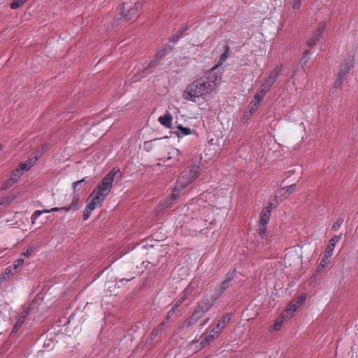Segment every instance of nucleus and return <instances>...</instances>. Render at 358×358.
Returning <instances> with one entry per match:
<instances>
[{"label": "nucleus", "instance_id": "f257e3e1", "mask_svg": "<svg viewBox=\"0 0 358 358\" xmlns=\"http://www.w3.org/2000/svg\"><path fill=\"white\" fill-rule=\"evenodd\" d=\"M220 76L211 71L208 76L201 77L188 85L183 92L182 97L187 101L195 102L196 98L213 92L220 85Z\"/></svg>", "mask_w": 358, "mask_h": 358}, {"label": "nucleus", "instance_id": "f03ea898", "mask_svg": "<svg viewBox=\"0 0 358 358\" xmlns=\"http://www.w3.org/2000/svg\"><path fill=\"white\" fill-rule=\"evenodd\" d=\"M120 172L119 169L113 168L110 172H108L103 179L98 183L96 187L94 189L90 198L91 201L86 206L83 212V219L87 220L92 210L97 207H100L106 196L109 194L112 187L114 178L117 173Z\"/></svg>", "mask_w": 358, "mask_h": 358}, {"label": "nucleus", "instance_id": "7ed1b4c3", "mask_svg": "<svg viewBox=\"0 0 358 358\" xmlns=\"http://www.w3.org/2000/svg\"><path fill=\"white\" fill-rule=\"evenodd\" d=\"M200 171V166L196 164L191 166L188 170L184 171L177 180L176 187L173 193L162 203V206L164 208L171 207L178 197L180 189L185 188L195 180L199 176Z\"/></svg>", "mask_w": 358, "mask_h": 358}, {"label": "nucleus", "instance_id": "20e7f679", "mask_svg": "<svg viewBox=\"0 0 358 358\" xmlns=\"http://www.w3.org/2000/svg\"><path fill=\"white\" fill-rule=\"evenodd\" d=\"M71 197H72V201L69 206H64L62 208H53L50 210H36L31 215L32 223H34L35 221L38 219V217L43 213H48L50 212H57L60 210H64L65 211H71V210L76 211V210H77L79 208L80 199L74 193L71 195Z\"/></svg>", "mask_w": 358, "mask_h": 358}, {"label": "nucleus", "instance_id": "39448f33", "mask_svg": "<svg viewBox=\"0 0 358 358\" xmlns=\"http://www.w3.org/2000/svg\"><path fill=\"white\" fill-rule=\"evenodd\" d=\"M142 7L141 2H136L134 6L124 2L118 8L119 14L126 20H131L137 15L138 12Z\"/></svg>", "mask_w": 358, "mask_h": 358}, {"label": "nucleus", "instance_id": "423d86ee", "mask_svg": "<svg viewBox=\"0 0 358 358\" xmlns=\"http://www.w3.org/2000/svg\"><path fill=\"white\" fill-rule=\"evenodd\" d=\"M201 199L196 200V203H192L190 205L191 210L192 211L197 210L198 213L195 215V218L201 219L205 222L210 220V215L213 213V207L210 204H206L201 208L200 207Z\"/></svg>", "mask_w": 358, "mask_h": 358}, {"label": "nucleus", "instance_id": "0eeeda50", "mask_svg": "<svg viewBox=\"0 0 358 358\" xmlns=\"http://www.w3.org/2000/svg\"><path fill=\"white\" fill-rule=\"evenodd\" d=\"M271 215V203H270L268 206L265 207L260 214V219L259 222V234L262 236L266 229V224H268L270 217Z\"/></svg>", "mask_w": 358, "mask_h": 358}, {"label": "nucleus", "instance_id": "6e6552de", "mask_svg": "<svg viewBox=\"0 0 358 358\" xmlns=\"http://www.w3.org/2000/svg\"><path fill=\"white\" fill-rule=\"evenodd\" d=\"M306 295H301L298 296L296 299L292 300L287 305V308L282 313H284L286 315L289 316V317L291 318L293 315V313L306 301Z\"/></svg>", "mask_w": 358, "mask_h": 358}, {"label": "nucleus", "instance_id": "1a4fd4ad", "mask_svg": "<svg viewBox=\"0 0 358 358\" xmlns=\"http://www.w3.org/2000/svg\"><path fill=\"white\" fill-rule=\"evenodd\" d=\"M327 24L325 22H322L319 24L317 28L313 33L311 37L308 41V46L310 49H312L315 47L317 42L319 41L320 37L323 34L324 29H326Z\"/></svg>", "mask_w": 358, "mask_h": 358}, {"label": "nucleus", "instance_id": "9d476101", "mask_svg": "<svg viewBox=\"0 0 358 358\" xmlns=\"http://www.w3.org/2000/svg\"><path fill=\"white\" fill-rule=\"evenodd\" d=\"M22 175V162H20L17 168L11 173L9 180L5 181L2 185V189H6L14 185Z\"/></svg>", "mask_w": 358, "mask_h": 358}, {"label": "nucleus", "instance_id": "9b49d317", "mask_svg": "<svg viewBox=\"0 0 358 358\" xmlns=\"http://www.w3.org/2000/svg\"><path fill=\"white\" fill-rule=\"evenodd\" d=\"M355 58L350 55L348 56L340 65L338 75L340 77H345L354 66Z\"/></svg>", "mask_w": 358, "mask_h": 358}, {"label": "nucleus", "instance_id": "f8f14e48", "mask_svg": "<svg viewBox=\"0 0 358 358\" xmlns=\"http://www.w3.org/2000/svg\"><path fill=\"white\" fill-rule=\"evenodd\" d=\"M22 264V259H18L12 266L7 267L5 272L0 275V285L3 283L10 275H13L17 273V269L20 268Z\"/></svg>", "mask_w": 358, "mask_h": 358}, {"label": "nucleus", "instance_id": "ddd939ff", "mask_svg": "<svg viewBox=\"0 0 358 358\" xmlns=\"http://www.w3.org/2000/svg\"><path fill=\"white\" fill-rule=\"evenodd\" d=\"M43 151L41 149H36L28 158L26 162H24V171H29L41 157Z\"/></svg>", "mask_w": 358, "mask_h": 358}, {"label": "nucleus", "instance_id": "4468645a", "mask_svg": "<svg viewBox=\"0 0 358 358\" xmlns=\"http://www.w3.org/2000/svg\"><path fill=\"white\" fill-rule=\"evenodd\" d=\"M231 320V314L225 313L222 315V318L219 320L215 327L211 329V333H216L220 334L222 331L227 327V324Z\"/></svg>", "mask_w": 358, "mask_h": 358}, {"label": "nucleus", "instance_id": "2eb2a0df", "mask_svg": "<svg viewBox=\"0 0 358 358\" xmlns=\"http://www.w3.org/2000/svg\"><path fill=\"white\" fill-rule=\"evenodd\" d=\"M283 66L282 64L277 65L272 71H270L264 80L273 86L278 76L281 74Z\"/></svg>", "mask_w": 358, "mask_h": 358}, {"label": "nucleus", "instance_id": "dca6fc26", "mask_svg": "<svg viewBox=\"0 0 358 358\" xmlns=\"http://www.w3.org/2000/svg\"><path fill=\"white\" fill-rule=\"evenodd\" d=\"M289 316L286 315L284 313H282L280 316L276 319L274 324L270 327V331H279L282 326V324L289 320Z\"/></svg>", "mask_w": 358, "mask_h": 358}, {"label": "nucleus", "instance_id": "f3484780", "mask_svg": "<svg viewBox=\"0 0 358 358\" xmlns=\"http://www.w3.org/2000/svg\"><path fill=\"white\" fill-rule=\"evenodd\" d=\"M219 335V334L211 333V331L208 334H203L201 336L200 349L208 345L213 341L217 338Z\"/></svg>", "mask_w": 358, "mask_h": 358}, {"label": "nucleus", "instance_id": "a211bd4d", "mask_svg": "<svg viewBox=\"0 0 358 358\" xmlns=\"http://www.w3.org/2000/svg\"><path fill=\"white\" fill-rule=\"evenodd\" d=\"M158 121L162 125L170 129L172 126L173 116L167 111L164 115L159 117Z\"/></svg>", "mask_w": 358, "mask_h": 358}, {"label": "nucleus", "instance_id": "6ab92c4d", "mask_svg": "<svg viewBox=\"0 0 358 358\" xmlns=\"http://www.w3.org/2000/svg\"><path fill=\"white\" fill-rule=\"evenodd\" d=\"M342 234L334 235L329 241L326 248V251L327 253L333 254V251L334 250L335 245L336 243L341 240Z\"/></svg>", "mask_w": 358, "mask_h": 358}, {"label": "nucleus", "instance_id": "aec40b11", "mask_svg": "<svg viewBox=\"0 0 358 358\" xmlns=\"http://www.w3.org/2000/svg\"><path fill=\"white\" fill-rule=\"evenodd\" d=\"M230 48L228 45L224 46V52L221 55L220 60L217 64L211 69L212 71H215L229 57Z\"/></svg>", "mask_w": 358, "mask_h": 358}, {"label": "nucleus", "instance_id": "412c9836", "mask_svg": "<svg viewBox=\"0 0 358 358\" xmlns=\"http://www.w3.org/2000/svg\"><path fill=\"white\" fill-rule=\"evenodd\" d=\"M215 299H216L214 300L204 299L199 303L197 307H199L203 312L206 313L213 306Z\"/></svg>", "mask_w": 358, "mask_h": 358}, {"label": "nucleus", "instance_id": "4be33fe9", "mask_svg": "<svg viewBox=\"0 0 358 358\" xmlns=\"http://www.w3.org/2000/svg\"><path fill=\"white\" fill-rule=\"evenodd\" d=\"M266 96L263 92H260L258 90L255 93L253 100L251 101L250 104L252 106L251 109H254L253 106L257 108V106L260 103V102L263 100L264 97Z\"/></svg>", "mask_w": 358, "mask_h": 358}, {"label": "nucleus", "instance_id": "5701e85b", "mask_svg": "<svg viewBox=\"0 0 358 358\" xmlns=\"http://www.w3.org/2000/svg\"><path fill=\"white\" fill-rule=\"evenodd\" d=\"M178 137H182L192 134V130L189 127H184L182 125H179L177 127V130L175 132Z\"/></svg>", "mask_w": 358, "mask_h": 358}, {"label": "nucleus", "instance_id": "b1692460", "mask_svg": "<svg viewBox=\"0 0 358 358\" xmlns=\"http://www.w3.org/2000/svg\"><path fill=\"white\" fill-rule=\"evenodd\" d=\"M172 50L173 48L171 45H166L156 54V57L157 59H162L164 57H165L167 53L170 52Z\"/></svg>", "mask_w": 358, "mask_h": 358}, {"label": "nucleus", "instance_id": "393cba45", "mask_svg": "<svg viewBox=\"0 0 358 358\" xmlns=\"http://www.w3.org/2000/svg\"><path fill=\"white\" fill-rule=\"evenodd\" d=\"M332 255L330 253H327V252H324V255L321 259V262L319 265V268H324L327 266V264H329L330 262V259L331 258Z\"/></svg>", "mask_w": 358, "mask_h": 358}, {"label": "nucleus", "instance_id": "a878e982", "mask_svg": "<svg viewBox=\"0 0 358 358\" xmlns=\"http://www.w3.org/2000/svg\"><path fill=\"white\" fill-rule=\"evenodd\" d=\"M16 198V196L14 194H11L9 196L3 199V200L0 202V206H6L13 202Z\"/></svg>", "mask_w": 358, "mask_h": 358}, {"label": "nucleus", "instance_id": "bb28decb", "mask_svg": "<svg viewBox=\"0 0 358 358\" xmlns=\"http://www.w3.org/2000/svg\"><path fill=\"white\" fill-rule=\"evenodd\" d=\"M271 87H272V85L271 84H269L267 82H266L265 80H264V82L261 85L259 90L260 91L261 93L263 92L264 94H265L266 95V94L268 92V91L270 90Z\"/></svg>", "mask_w": 358, "mask_h": 358}, {"label": "nucleus", "instance_id": "cd10ccee", "mask_svg": "<svg viewBox=\"0 0 358 358\" xmlns=\"http://www.w3.org/2000/svg\"><path fill=\"white\" fill-rule=\"evenodd\" d=\"M271 87H272V85L271 84H269L267 82H266L265 80H264V82L261 85L259 90L260 91L261 93L263 92L264 94H265L266 95V94L268 92V91L270 90Z\"/></svg>", "mask_w": 358, "mask_h": 358}, {"label": "nucleus", "instance_id": "c85d7f7f", "mask_svg": "<svg viewBox=\"0 0 358 358\" xmlns=\"http://www.w3.org/2000/svg\"><path fill=\"white\" fill-rule=\"evenodd\" d=\"M271 87H272V85L271 84H269L267 82H266L265 80H264V82L261 85L259 90L260 91L261 93L263 92L264 94H265L266 95V94L268 92V91L270 90Z\"/></svg>", "mask_w": 358, "mask_h": 358}, {"label": "nucleus", "instance_id": "c756f323", "mask_svg": "<svg viewBox=\"0 0 358 358\" xmlns=\"http://www.w3.org/2000/svg\"><path fill=\"white\" fill-rule=\"evenodd\" d=\"M232 280V278L227 277L225 280H224L220 285L219 289L220 290V292H222L224 290L228 288L229 283L231 280Z\"/></svg>", "mask_w": 358, "mask_h": 358}, {"label": "nucleus", "instance_id": "7c9ffc66", "mask_svg": "<svg viewBox=\"0 0 358 358\" xmlns=\"http://www.w3.org/2000/svg\"><path fill=\"white\" fill-rule=\"evenodd\" d=\"M169 155L171 156H169L167 157L168 159H170L171 158H176V160H179V155H180V151L176 148H172L171 151L169 152Z\"/></svg>", "mask_w": 358, "mask_h": 358}, {"label": "nucleus", "instance_id": "2f4dec72", "mask_svg": "<svg viewBox=\"0 0 358 358\" xmlns=\"http://www.w3.org/2000/svg\"><path fill=\"white\" fill-rule=\"evenodd\" d=\"M198 320L193 315L188 317L184 322V325L187 327H189L195 324Z\"/></svg>", "mask_w": 358, "mask_h": 358}, {"label": "nucleus", "instance_id": "473e14b6", "mask_svg": "<svg viewBox=\"0 0 358 358\" xmlns=\"http://www.w3.org/2000/svg\"><path fill=\"white\" fill-rule=\"evenodd\" d=\"M204 314L205 313L203 312L199 307H197L192 315H193L197 320H199V319L201 318Z\"/></svg>", "mask_w": 358, "mask_h": 358}, {"label": "nucleus", "instance_id": "72a5a7b5", "mask_svg": "<svg viewBox=\"0 0 358 358\" xmlns=\"http://www.w3.org/2000/svg\"><path fill=\"white\" fill-rule=\"evenodd\" d=\"M204 314L205 313L203 312L199 307H197L192 315H193L197 320H199V319L201 318Z\"/></svg>", "mask_w": 358, "mask_h": 358}, {"label": "nucleus", "instance_id": "f704fd0d", "mask_svg": "<svg viewBox=\"0 0 358 358\" xmlns=\"http://www.w3.org/2000/svg\"><path fill=\"white\" fill-rule=\"evenodd\" d=\"M343 222V220L342 218L338 219L332 225V230L334 231H338L342 223Z\"/></svg>", "mask_w": 358, "mask_h": 358}, {"label": "nucleus", "instance_id": "c9c22d12", "mask_svg": "<svg viewBox=\"0 0 358 358\" xmlns=\"http://www.w3.org/2000/svg\"><path fill=\"white\" fill-rule=\"evenodd\" d=\"M295 187H296V185L293 184V185H289V186L282 188L280 189V191H285L286 192H287L289 194L294 191Z\"/></svg>", "mask_w": 358, "mask_h": 358}, {"label": "nucleus", "instance_id": "e433bc0d", "mask_svg": "<svg viewBox=\"0 0 358 358\" xmlns=\"http://www.w3.org/2000/svg\"><path fill=\"white\" fill-rule=\"evenodd\" d=\"M194 287H192V282L190 283L183 291L182 293L184 296H187V295L190 294L193 291Z\"/></svg>", "mask_w": 358, "mask_h": 358}, {"label": "nucleus", "instance_id": "4c0bfd02", "mask_svg": "<svg viewBox=\"0 0 358 358\" xmlns=\"http://www.w3.org/2000/svg\"><path fill=\"white\" fill-rule=\"evenodd\" d=\"M194 287H192V282L190 283L183 291L182 293L184 296H187V295L190 294L193 291Z\"/></svg>", "mask_w": 358, "mask_h": 358}, {"label": "nucleus", "instance_id": "58836bf2", "mask_svg": "<svg viewBox=\"0 0 358 358\" xmlns=\"http://www.w3.org/2000/svg\"><path fill=\"white\" fill-rule=\"evenodd\" d=\"M22 3V0H13V1L10 4V8L12 9H15L18 8Z\"/></svg>", "mask_w": 358, "mask_h": 358}, {"label": "nucleus", "instance_id": "ea45409f", "mask_svg": "<svg viewBox=\"0 0 358 358\" xmlns=\"http://www.w3.org/2000/svg\"><path fill=\"white\" fill-rule=\"evenodd\" d=\"M290 3L294 9H299L301 6V0H291Z\"/></svg>", "mask_w": 358, "mask_h": 358}, {"label": "nucleus", "instance_id": "a19ab883", "mask_svg": "<svg viewBox=\"0 0 358 358\" xmlns=\"http://www.w3.org/2000/svg\"><path fill=\"white\" fill-rule=\"evenodd\" d=\"M310 51H308V50L305 51V52L303 53V56L301 59V62H303L304 64H306L310 58Z\"/></svg>", "mask_w": 358, "mask_h": 358}, {"label": "nucleus", "instance_id": "79ce46f5", "mask_svg": "<svg viewBox=\"0 0 358 358\" xmlns=\"http://www.w3.org/2000/svg\"><path fill=\"white\" fill-rule=\"evenodd\" d=\"M343 78L344 77H340L339 75L338 74V78L334 83V87L336 88H338L341 86Z\"/></svg>", "mask_w": 358, "mask_h": 358}, {"label": "nucleus", "instance_id": "37998d69", "mask_svg": "<svg viewBox=\"0 0 358 358\" xmlns=\"http://www.w3.org/2000/svg\"><path fill=\"white\" fill-rule=\"evenodd\" d=\"M85 181V178H84L83 179L80 180H78V181H76V182H74L73 183V188L74 189V192L76 191V189H77V187H78V185L80 184H81L83 182Z\"/></svg>", "mask_w": 358, "mask_h": 358}, {"label": "nucleus", "instance_id": "c03bdc74", "mask_svg": "<svg viewBox=\"0 0 358 358\" xmlns=\"http://www.w3.org/2000/svg\"><path fill=\"white\" fill-rule=\"evenodd\" d=\"M34 248L33 247L29 248L25 252H24V257H29L34 252Z\"/></svg>", "mask_w": 358, "mask_h": 358}, {"label": "nucleus", "instance_id": "a18cd8bd", "mask_svg": "<svg viewBox=\"0 0 358 358\" xmlns=\"http://www.w3.org/2000/svg\"><path fill=\"white\" fill-rule=\"evenodd\" d=\"M187 296H184V294H181L176 303H178L179 305H181L183 301L186 299Z\"/></svg>", "mask_w": 358, "mask_h": 358}, {"label": "nucleus", "instance_id": "49530a36", "mask_svg": "<svg viewBox=\"0 0 358 358\" xmlns=\"http://www.w3.org/2000/svg\"><path fill=\"white\" fill-rule=\"evenodd\" d=\"M22 322L19 320L17 322V323L15 324L13 331H17L21 327Z\"/></svg>", "mask_w": 358, "mask_h": 358}, {"label": "nucleus", "instance_id": "de8ad7c7", "mask_svg": "<svg viewBox=\"0 0 358 358\" xmlns=\"http://www.w3.org/2000/svg\"><path fill=\"white\" fill-rule=\"evenodd\" d=\"M22 322L19 320L17 322V323L15 324L13 331H17L21 327Z\"/></svg>", "mask_w": 358, "mask_h": 358}, {"label": "nucleus", "instance_id": "09e8293b", "mask_svg": "<svg viewBox=\"0 0 358 358\" xmlns=\"http://www.w3.org/2000/svg\"><path fill=\"white\" fill-rule=\"evenodd\" d=\"M210 320L209 317H207L201 324V327L205 326Z\"/></svg>", "mask_w": 358, "mask_h": 358}, {"label": "nucleus", "instance_id": "8fccbe9b", "mask_svg": "<svg viewBox=\"0 0 358 358\" xmlns=\"http://www.w3.org/2000/svg\"><path fill=\"white\" fill-rule=\"evenodd\" d=\"M176 310L175 309V308H174V307H172V308L170 310V311H169V314H171V313H174Z\"/></svg>", "mask_w": 358, "mask_h": 358}, {"label": "nucleus", "instance_id": "3c124183", "mask_svg": "<svg viewBox=\"0 0 358 358\" xmlns=\"http://www.w3.org/2000/svg\"><path fill=\"white\" fill-rule=\"evenodd\" d=\"M355 121H356L357 124H358V110H357V112H356Z\"/></svg>", "mask_w": 358, "mask_h": 358}, {"label": "nucleus", "instance_id": "603ef678", "mask_svg": "<svg viewBox=\"0 0 358 358\" xmlns=\"http://www.w3.org/2000/svg\"><path fill=\"white\" fill-rule=\"evenodd\" d=\"M180 305H179L178 303H176V304L173 306L176 310Z\"/></svg>", "mask_w": 358, "mask_h": 358}, {"label": "nucleus", "instance_id": "864d4df0", "mask_svg": "<svg viewBox=\"0 0 358 358\" xmlns=\"http://www.w3.org/2000/svg\"><path fill=\"white\" fill-rule=\"evenodd\" d=\"M180 305H179L178 303H176V304L173 306L176 310Z\"/></svg>", "mask_w": 358, "mask_h": 358}, {"label": "nucleus", "instance_id": "5fc2aeb1", "mask_svg": "<svg viewBox=\"0 0 358 358\" xmlns=\"http://www.w3.org/2000/svg\"><path fill=\"white\" fill-rule=\"evenodd\" d=\"M178 37H179L178 36H176V38H175V37H173V38H171V40H172L173 41H176V38H178Z\"/></svg>", "mask_w": 358, "mask_h": 358}, {"label": "nucleus", "instance_id": "6e6d98bb", "mask_svg": "<svg viewBox=\"0 0 358 358\" xmlns=\"http://www.w3.org/2000/svg\"><path fill=\"white\" fill-rule=\"evenodd\" d=\"M15 224H17V227L20 226V224H18V222H17V221L15 223Z\"/></svg>", "mask_w": 358, "mask_h": 358}]
</instances>
